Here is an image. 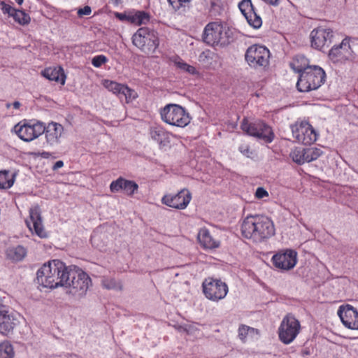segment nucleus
<instances>
[{"instance_id":"obj_1","label":"nucleus","mask_w":358,"mask_h":358,"mask_svg":"<svg viewBox=\"0 0 358 358\" xmlns=\"http://www.w3.org/2000/svg\"><path fill=\"white\" fill-rule=\"evenodd\" d=\"M242 235L255 243H261L275 234L272 220L264 215L247 216L241 224Z\"/></svg>"},{"instance_id":"obj_2","label":"nucleus","mask_w":358,"mask_h":358,"mask_svg":"<svg viewBox=\"0 0 358 358\" xmlns=\"http://www.w3.org/2000/svg\"><path fill=\"white\" fill-rule=\"evenodd\" d=\"M67 267L62 261L54 259L44 264L37 271V282L47 288L53 289L59 286L64 287L68 276Z\"/></svg>"},{"instance_id":"obj_3","label":"nucleus","mask_w":358,"mask_h":358,"mask_svg":"<svg viewBox=\"0 0 358 358\" xmlns=\"http://www.w3.org/2000/svg\"><path fill=\"white\" fill-rule=\"evenodd\" d=\"M67 275L66 282L64 285L66 288V293L76 299L85 297L92 285L89 275L75 266H69Z\"/></svg>"},{"instance_id":"obj_4","label":"nucleus","mask_w":358,"mask_h":358,"mask_svg":"<svg viewBox=\"0 0 358 358\" xmlns=\"http://www.w3.org/2000/svg\"><path fill=\"white\" fill-rule=\"evenodd\" d=\"M326 74L320 66L313 65L299 75L296 87L299 91L308 92L318 89L325 81Z\"/></svg>"},{"instance_id":"obj_5","label":"nucleus","mask_w":358,"mask_h":358,"mask_svg":"<svg viewBox=\"0 0 358 358\" xmlns=\"http://www.w3.org/2000/svg\"><path fill=\"white\" fill-rule=\"evenodd\" d=\"M162 120L173 127L184 128L191 122V117L187 110L180 105L169 103L160 110Z\"/></svg>"},{"instance_id":"obj_6","label":"nucleus","mask_w":358,"mask_h":358,"mask_svg":"<svg viewBox=\"0 0 358 358\" xmlns=\"http://www.w3.org/2000/svg\"><path fill=\"white\" fill-rule=\"evenodd\" d=\"M134 45L146 55H152L159 47L158 34L148 27L139 28L132 36Z\"/></svg>"},{"instance_id":"obj_7","label":"nucleus","mask_w":358,"mask_h":358,"mask_svg":"<svg viewBox=\"0 0 358 358\" xmlns=\"http://www.w3.org/2000/svg\"><path fill=\"white\" fill-rule=\"evenodd\" d=\"M270 51L264 45L254 44L246 50L245 59L255 69H264L269 64Z\"/></svg>"},{"instance_id":"obj_8","label":"nucleus","mask_w":358,"mask_h":358,"mask_svg":"<svg viewBox=\"0 0 358 358\" xmlns=\"http://www.w3.org/2000/svg\"><path fill=\"white\" fill-rule=\"evenodd\" d=\"M241 128L248 135L262 140L266 143H271L274 138V134L271 128L260 120L250 122L246 118H244Z\"/></svg>"},{"instance_id":"obj_9","label":"nucleus","mask_w":358,"mask_h":358,"mask_svg":"<svg viewBox=\"0 0 358 358\" xmlns=\"http://www.w3.org/2000/svg\"><path fill=\"white\" fill-rule=\"evenodd\" d=\"M290 129L293 138L299 143L310 145L317 141V134L307 121H296Z\"/></svg>"},{"instance_id":"obj_10","label":"nucleus","mask_w":358,"mask_h":358,"mask_svg":"<svg viewBox=\"0 0 358 358\" xmlns=\"http://www.w3.org/2000/svg\"><path fill=\"white\" fill-rule=\"evenodd\" d=\"M300 329L299 321L292 315H287L278 328L279 338L284 344H289L296 338Z\"/></svg>"},{"instance_id":"obj_11","label":"nucleus","mask_w":358,"mask_h":358,"mask_svg":"<svg viewBox=\"0 0 358 358\" xmlns=\"http://www.w3.org/2000/svg\"><path fill=\"white\" fill-rule=\"evenodd\" d=\"M202 287L206 297L213 301L223 299L229 291L228 286L224 282L213 278L205 279Z\"/></svg>"},{"instance_id":"obj_12","label":"nucleus","mask_w":358,"mask_h":358,"mask_svg":"<svg viewBox=\"0 0 358 358\" xmlns=\"http://www.w3.org/2000/svg\"><path fill=\"white\" fill-rule=\"evenodd\" d=\"M44 124L41 122H37L34 124H30L25 121H21L15 125L14 132L18 137L24 141L29 142L38 138L44 132Z\"/></svg>"},{"instance_id":"obj_13","label":"nucleus","mask_w":358,"mask_h":358,"mask_svg":"<svg viewBox=\"0 0 358 358\" xmlns=\"http://www.w3.org/2000/svg\"><path fill=\"white\" fill-rule=\"evenodd\" d=\"M329 57L334 63L341 64L355 59L350 38H345L340 45L334 46L329 51Z\"/></svg>"},{"instance_id":"obj_14","label":"nucleus","mask_w":358,"mask_h":358,"mask_svg":"<svg viewBox=\"0 0 358 358\" xmlns=\"http://www.w3.org/2000/svg\"><path fill=\"white\" fill-rule=\"evenodd\" d=\"M226 31L224 27L218 22L208 23L203 31V41L208 45H215L227 42Z\"/></svg>"},{"instance_id":"obj_15","label":"nucleus","mask_w":358,"mask_h":358,"mask_svg":"<svg viewBox=\"0 0 358 358\" xmlns=\"http://www.w3.org/2000/svg\"><path fill=\"white\" fill-rule=\"evenodd\" d=\"M275 267L282 271L292 269L297 263V252L292 249L278 251L272 257Z\"/></svg>"},{"instance_id":"obj_16","label":"nucleus","mask_w":358,"mask_h":358,"mask_svg":"<svg viewBox=\"0 0 358 358\" xmlns=\"http://www.w3.org/2000/svg\"><path fill=\"white\" fill-rule=\"evenodd\" d=\"M192 199V195L187 189L180 190L176 194H166L162 199V203L169 207L185 209Z\"/></svg>"},{"instance_id":"obj_17","label":"nucleus","mask_w":358,"mask_h":358,"mask_svg":"<svg viewBox=\"0 0 358 358\" xmlns=\"http://www.w3.org/2000/svg\"><path fill=\"white\" fill-rule=\"evenodd\" d=\"M238 8L250 27L255 29L262 27V17L257 13L251 0H242L238 3Z\"/></svg>"},{"instance_id":"obj_18","label":"nucleus","mask_w":358,"mask_h":358,"mask_svg":"<svg viewBox=\"0 0 358 358\" xmlns=\"http://www.w3.org/2000/svg\"><path fill=\"white\" fill-rule=\"evenodd\" d=\"M103 85L108 91L112 92L113 94L118 96L120 99L124 97L127 103L132 101L138 96V94L135 90L129 88L125 85L120 84L113 80H103Z\"/></svg>"},{"instance_id":"obj_19","label":"nucleus","mask_w":358,"mask_h":358,"mask_svg":"<svg viewBox=\"0 0 358 358\" xmlns=\"http://www.w3.org/2000/svg\"><path fill=\"white\" fill-rule=\"evenodd\" d=\"M337 313L345 327L358 329V311L354 307L350 305L341 306Z\"/></svg>"},{"instance_id":"obj_20","label":"nucleus","mask_w":358,"mask_h":358,"mask_svg":"<svg viewBox=\"0 0 358 358\" xmlns=\"http://www.w3.org/2000/svg\"><path fill=\"white\" fill-rule=\"evenodd\" d=\"M333 31L331 29L319 27L310 33L311 46L317 50H322L326 45L331 43Z\"/></svg>"},{"instance_id":"obj_21","label":"nucleus","mask_w":358,"mask_h":358,"mask_svg":"<svg viewBox=\"0 0 358 358\" xmlns=\"http://www.w3.org/2000/svg\"><path fill=\"white\" fill-rule=\"evenodd\" d=\"M44 132L46 143L50 146H56L61 142L64 134V127L61 124L51 122L47 125L44 124Z\"/></svg>"},{"instance_id":"obj_22","label":"nucleus","mask_w":358,"mask_h":358,"mask_svg":"<svg viewBox=\"0 0 358 358\" xmlns=\"http://www.w3.org/2000/svg\"><path fill=\"white\" fill-rule=\"evenodd\" d=\"M27 225L31 232H34L40 238H45L47 233L43 228L40 210L38 207L30 209L29 219L26 220Z\"/></svg>"},{"instance_id":"obj_23","label":"nucleus","mask_w":358,"mask_h":358,"mask_svg":"<svg viewBox=\"0 0 358 358\" xmlns=\"http://www.w3.org/2000/svg\"><path fill=\"white\" fill-rule=\"evenodd\" d=\"M138 185L133 180H126L120 177L113 180L110 185V189L112 192L123 191L127 195L131 196L137 191Z\"/></svg>"},{"instance_id":"obj_24","label":"nucleus","mask_w":358,"mask_h":358,"mask_svg":"<svg viewBox=\"0 0 358 358\" xmlns=\"http://www.w3.org/2000/svg\"><path fill=\"white\" fill-rule=\"evenodd\" d=\"M17 324V320L12 313L6 310H0V333L8 334Z\"/></svg>"},{"instance_id":"obj_25","label":"nucleus","mask_w":358,"mask_h":358,"mask_svg":"<svg viewBox=\"0 0 358 358\" xmlns=\"http://www.w3.org/2000/svg\"><path fill=\"white\" fill-rule=\"evenodd\" d=\"M151 139L160 145H166L170 142L171 134L160 125H154L150 128Z\"/></svg>"},{"instance_id":"obj_26","label":"nucleus","mask_w":358,"mask_h":358,"mask_svg":"<svg viewBox=\"0 0 358 358\" xmlns=\"http://www.w3.org/2000/svg\"><path fill=\"white\" fill-rule=\"evenodd\" d=\"M197 238L200 244L207 249L217 248L220 245V242L212 237L206 228H202L199 230Z\"/></svg>"},{"instance_id":"obj_27","label":"nucleus","mask_w":358,"mask_h":358,"mask_svg":"<svg viewBox=\"0 0 358 358\" xmlns=\"http://www.w3.org/2000/svg\"><path fill=\"white\" fill-rule=\"evenodd\" d=\"M238 338L242 342L246 343L250 341H256L259 337L258 329L245 324H241L238 330Z\"/></svg>"},{"instance_id":"obj_28","label":"nucleus","mask_w":358,"mask_h":358,"mask_svg":"<svg viewBox=\"0 0 358 358\" xmlns=\"http://www.w3.org/2000/svg\"><path fill=\"white\" fill-rule=\"evenodd\" d=\"M42 75L49 80L60 83L62 85L65 83L66 76L60 66L47 68L42 72Z\"/></svg>"},{"instance_id":"obj_29","label":"nucleus","mask_w":358,"mask_h":358,"mask_svg":"<svg viewBox=\"0 0 358 358\" xmlns=\"http://www.w3.org/2000/svg\"><path fill=\"white\" fill-rule=\"evenodd\" d=\"M169 60L178 69L182 72L187 73L189 75L198 74V71L194 66L188 64L177 55L171 57Z\"/></svg>"},{"instance_id":"obj_30","label":"nucleus","mask_w":358,"mask_h":358,"mask_svg":"<svg viewBox=\"0 0 358 358\" xmlns=\"http://www.w3.org/2000/svg\"><path fill=\"white\" fill-rule=\"evenodd\" d=\"M313 65L309 64V61L303 55L296 56L290 63L292 69L299 75L301 74L308 68H312Z\"/></svg>"},{"instance_id":"obj_31","label":"nucleus","mask_w":358,"mask_h":358,"mask_svg":"<svg viewBox=\"0 0 358 358\" xmlns=\"http://www.w3.org/2000/svg\"><path fill=\"white\" fill-rule=\"evenodd\" d=\"M27 255V250L22 245L12 246L7 249V257L14 262L22 260Z\"/></svg>"},{"instance_id":"obj_32","label":"nucleus","mask_w":358,"mask_h":358,"mask_svg":"<svg viewBox=\"0 0 358 358\" xmlns=\"http://www.w3.org/2000/svg\"><path fill=\"white\" fill-rule=\"evenodd\" d=\"M15 178V174L10 173L9 171H0V189L10 188L14 184Z\"/></svg>"},{"instance_id":"obj_33","label":"nucleus","mask_w":358,"mask_h":358,"mask_svg":"<svg viewBox=\"0 0 358 358\" xmlns=\"http://www.w3.org/2000/svg\"><path fill=\"white\" fill-rule=\"evenodd\" d=\"M150 20V15L145 11L131 13L130 22L136 25L146 24Z\"/></svg>"},{"instance_id":"obj_34","label":"nucleus","mask_w":358,"mask_h":358,"mask_svg":"<svg viewBox=\"0 0 358 358\" xmlns=\"http://www.w3.org/2000/svg\"><path fill=\"white\" fill-rule=\"evenodd\" d=\"M289 156L292 159L298 164L306 163L305 148H295L292 150Z\"/></svg>"},{"instance_id":"obj_35","label":"nucleus","mask_w":358,"mask_h":358,"mask_svg":"<svg viewBox=\"0 0 358 358\" xmlns=\"http://www.w3.org/2000/svg\"><path fill=\"white\" fill-rule=\"evenodd\" d=\"M14 350L12 345L8 342L0 343V358H13Z\"/></svg>"},{"instance_id":"obj_36","label":"nucleus","mask_w":358,"mask_h":358,"mask_svg":"<svg viewBox=\"0 0 358 358\" xmlns=\"http://www.w3.org/2000/svg\"><path fill=\"white\" fill-rule=\"evenodd\" d=\"M14 20L21 25H25L29 23L30 17L24 11L15 10L12 16Z\"/></svg>"},{"instance_id":"obj_37","label":"nucleus","mask_w":358,"mask_h":358,"mask_svg":"<svg viewBox=\"0 0 358 358\" xmlns=\"http://www.w3.org/2000/svg\"><path fill=\"white\" fill-rule=\"evenodd\" d=\"M322 154V151L317 148H305L306 163L316 160Z\"/></svg>"},{"instance_id":"obj_38","label":"nucleus","mask_w":358,"mask_h":358,"mask_svg":"<svg viewBox=\"0 0 358 358\" xmlns=\"http://www.w3.org/2000/svg\"><path fill=\"white\" fill-rule=\"evenodd\" d=\"M102 285L108 289L119 290L122 289V286L119 282L110 278H103L102 279Z\"/></svg>"},{"instance_id":"obj_39","label":"nucleus","mask_w":358,"mask_h":358,"mask_svg":"<svg viewBox=\"0 0 358 358\" xmlns=\"http://www.w3.org/2000/svg\"><path fill=\"white\" fill-rule=\"evenodd\" d=\"M170 6L175 10H180L182 9L185 10V8L187 6V4L190 2L191 0H167Z\"/></svg>"},{"instance_id":"obj_40","label":"nucleus","mask_w":358,"mask_h":358,"mask_svg":"<svg viewBox=\"0 0 358 358\" xmlns=\"http://www.w3.org/2000/svg\"><path fill=\"white\" fill-rule=\"evenodd\" d=\"M108 61V58L103 55H99L94 56L92 59V64L96 67L99 68L103 64H106Z\"/></svg>"},{"instance_id":"obj_41","label":"nucleus","mask_w":358,"mask_h":358,"mask_svg":"<svg viewBox=\"0 0 358 358\" xmlns=\"http://www.w3.org/2000/svg\"><path fill=\"white\" fill-rule=\"evenodd\" d=\"M0 8L2 10L3 14H7L10 17L13 16V13L16 10L11 5L6 3L3 1L0 2Z\"/></svg>"},{"instance_id":"obj_42","label":"nucleus","mask_w":358,"mask_h":358,"mask_svg":"<svg viewBox=\"0 0 358 358\" xmlns=\"http://www.w3.org/2000/svg\"><path fill=\"white\" fill-rule=\"evenodd\" d=\"M239 152L247 157H252L253 155L252 150L250 149L249 145L243 143L238 147Z\"/></svg>"},{"instance_id":"obj_43","label":"nucleus","mask_w":358,"mask_h":358,"mask_svg":"<svg viewBox=\"0 0 358 358\" xmlns=\"http://www.w3.org/2000/svg\"><path fill=\"white\" fill-rule=\"evenodd\" d=\"M255 196L257 199H263L268 196V193L264 187H259L256 189Z\"/></svg>"},{"instance_id":"obj_44","label":"nucleus","mask_w":358,"mask_h":358,"mask_svg":"<svg viewBox=\"0 0 358 358\" xmlns=\"http://www.w3.org/2000/svg\"><path fill=\"white\" fill-rule=\"evenodd\" d=\"M115 16L120 21H127L130 22L131 13L127 15L126 13L116 12L115 13Z\"/></svg>"},{"instance_id":"obj_45","label":"nucleus","mask_w":358,"mask_h":358,"mask_svg":"<svg viewBox=\"0 0 358 358\" xmlns=\"http://www.w3.org/2000/svg\"><path fill=\"white\" fill-rule=\"evenodd\" d=\"M91 13L92 9L89 6H85L84 8L78 9L77 12L80 17L83 15H89Z\"/></svg>"},{"instance_id":"obj_46","label":"nucleus","mask_w":358,"mask_h":358,"mask_svg":"<svg viewBox=\"0 0 358 358\" xmlns=\"http://www.w3.org/2000/svg\"><path fill=\"white\" fill-rule=\"evenodd\" d=\"M64 166V162L61 160L57 161L53 165V169L57 170L58 169L62 168Z\"/></svg>"},{"instance_id":"obj_47","label":"nucleus","mask_w":358,"mask_h":358,"mask_svg":"<svg viewBox=\"0 0 358 358\" xmlns=\"http://www.w3.org/2000/svg\"><path fill=\"white\" fill-rule=\"evenodd\" d=\"M265 3L272 5L278 6L280 3V0H263Z\"/></svg>"},{"instance_id":"obj_48","label":"nucleus","mask_w":358,"mask_h":358,"mask_svg":"<svg viewBox=\"0 0 358 358\" xmlns=\"http://www.w3.org/2000/svg\"><path fill=\"white\" fill-rule=\"evenodd\" d=\"M192 325H187L183 329L184 331H187V334L192 333Z\"/></svg>"},{"instance_id":"obj_49","label":"nucleus","mask_w":358,"mask_h":358,"mask_svg":"<svg viewBox=\"0 0 358 358\" xmlns=\"http://www.w3.org/2000/svg\"><path fill=\"white\" fill-rule=\"evenodd\" d=\"M12 106L15 109H18L20 107L21 103L19 101H15L13 103H12Z\"/></svg>"},{"instance_id":"obj_50","label":"nucleus","mask_w":358,"mask_h":358,"mask_svg":"<svg viewBox=\"0 0 358 358\" xmlns=\"http://www.w3.org/2000/svg\"><path fill=\"white\" fill-rule=\"evenodd\" d=\"M110 1L115 5H118L121 2V0H110Z\"/></svg>"},{"instance_id":"obj_51","label":"nucleus","mask_w":358,"mask_h":358,"mask_svg":"<svg viewBox=\"0 0 358 358\" xmlns=\"http://www.w3.org/2000/svg\"><path fill=\"white\" fill-rule=\"evenodd\" d=\"M18 5H22L24 0H15Z\"/></svg>"},{"instance_id":"obj_52","label":"nucleus","mask_w":358,"mask_h":358,"mask_svg":"<svg viewBox=\"0 0 358 358\" xmlns=\"http://www.w3.org/2000/svg\"><path fill=\"white\" fill-rule=\"evenodd\" d=\"M11 106H12V104L10 103H6V108H9Z\"/></svg>"},{"instance_id":"obj_53","label":"nucleus","mask_w":358,"mask_h":358,"mask_svg":"<svg viewBox=\"0 0 358 358\" xmlns=\"http://www.w3.org/2000/svg\"><path fill=\"white\" fill-rule=\"evenodd\" d=\"M303 354L308 355V352H303Z\"/></svg>"}]
</instances>
